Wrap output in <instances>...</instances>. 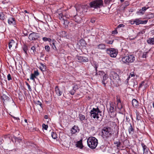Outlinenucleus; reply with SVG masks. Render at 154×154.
<instances>
[{
    "label": "nucleus",
    "mask_w": 154,
    "mask_h": 154,
    "mask_svg": "<svg viewBox=\"0 0 154 154\" xmlns=\"http://www.w3.org/2000/svg\"><path fill=\"white\" fill-rule=\"evenodd\" d=\"M87 143L88 146L92 149H95L98 144L97 140L94 137H90L87 140Z\"/></svg>",
    "instance_id": "obj_1"
},
{
    "label": "nucleus",
    "mask_w": 154,
    "mask_h": 154,
    "mask_svg": "<svg viewBox=\"0 0 154 154\" xmlns=\"http://www.w3.org/2000/svg\"><path fill=\"white\" fill-rule=\"evenodd\" d=\"M87 6L86 5H78L76 7V9L77 15L81 16L87 12Z\"/></svg>",
    "instance_id": "obj_2"
},
{
    "label": "nucleus",
    "mask_w": 154,
    "mask_h": 154,
    "mask_svg": "<svg viewBox=\"0 0 154 154\" xmlns=\"http://www.w3.org/2000/svg\"><path fill=\"white\" fill-rule=\"evenodd\" d=\"M91 116L94 119L96 118L98 119L100 117H102L101 112L100 111L98 107L97 108H93L90 112Z\"/></svg>",
    "instance_id": "obj_3"
},
{
    "label": "nucleus",
    "mask_w": 154,
    "mask_h": 154,
    "mask_svg": "<svg viewBox=\"0 0 154 154\" xmlns=\"http://www.w3.org/2000/svg\"><path fill=\"white\" fill-rule=\"evenodd\" d=\"M112 132L111 128L108 127L103 128L102 131V136L104 139H106L111 135Z\"/></svg>",
    "instance_id": "obj_4"
},
{
    "label": "nucleus",
    "mask_w": 154,
    "mask_h": 154,
    "mask_svg": "<svg viewBox=\"0 0 154 154\" xmlns=\"http://www.w3.org/2000/svg\"><path fill=\"white\" fill-rule=\"evenodd\" d=\"M91 8L95 9L100 8L103 5L102 0H95L91 2L89 4Z\"/></svg>",
    "instance_id": "obj_5"
},
{
    "label": "nucleus",
    "mask_w": 154,
    "mask_h": 154,
    "mask_svg": "<svg viewBox=\"0 0 154 154\" xmlns=\"http://www.w3.org/2000/svg\"><path fill=\"white\" fill-rule=\"evenodd\" d=\"M112 82L114 85L119 86L121 82L119 75L116 73H114L112 74Z\"/></svg>",
    "instance_id": "obj_6"
},
{
    "label": "nucleus",
    "mask_w": 154,
    "mask_h": 154,
    "mask_svg": "<svg viewBox=\"0 0 154 154\" xmlns=\"http://www.w3.org/2000/svg\"><path fill=\"white\" fill-rule=\"evenodd\" d=\"M106 52L111 57H115L117 54L118 50L113 48H110L106 49Z\"/></svg>",
    "instance_id": "obj_7"
},
{
    "label": "nucleus",
    "mask_w": 154,
    "mask_h": 154,
    "mask_svg": "<svg viewBox=\"0 0 154 154\" xmlns=\"http://www.w3.org/2000/svg\"><path fill=\"white\" fill-rule=\"evenodd\" d=\"M76 60L80 62H86L88 61L87 57L83 56H77L76 58Z\"/></svg>",
    "instance_id": "obj_8"
},
{
    "label": "nucleus",
    "mask_w": 154,
    "mask_h": 154,
    "mask_svg": "<svg viewBox=\"0 0 154 154\" xmlns=\"http://www.w3.org/2000/svg\"><path fill=\"white\" fill-rule=\"evenodd\" d=\"M38 34L36 33L33 32L29 34V38L30 40H35L39 37Z\"/></svg>",
    "instance_id": "obj_9"
},
{
    "label": "nucleus",
    "mask_w": 154,
    "mask_h": 154,
    "mask_svg": "<svg viewBox=\"0 0 154 154\" xmlns=\"http://www.w3.org/2000/svg\"><path fill=\"white\" fill-rule=\"evenodd\" d=\"M58 17L59 19L63 22V24H67L69 23L68 21L67 20V17L66 16H64L62 13L59 14Z\"/></svg>",
    "instance_id": "obj_10"
},
{
    "label": "nucleus",
    "mask_w": 154,
    "mask_h": 154,
    "mask_svg": "<svg viewBox=\"0 0 154 154\" xmlns=\"http://www.w3.org/2000/svg\"><path fill=\"white\" fill-rule=\"evenodd\" d=\"M55 90L58 96H61L63 93V89L61 88H59L58 86L55 88Z\"/></svg>",
    "instance_id": "obj_11"
},
{
    "label": "nucleus",
    "mask_w": 154,
    "mask_h": 154,
    "mask_svg": "<svg viewBox=\"0 0 154 154\" xmlns=\"http://www.w3.org/2000/svg\"><path fill=\"white\" fill-rule=\"evenodd\" d=\"M39 75V73L37 71H35L33 73L31 74L30 79L34 81L35 78L38 76Z\"/></svg>",
    "instance_id": "obj_12"
},
{
    "label": "nucleus",
    "mask_w": 154,
    "mask_h": 154,
    "mask_svg": "<svg viewBox=\"0 0 154 154\" xmlns=\"http://www.w3.org/2000/svg\"><path fill=\"white\" fill-rule=\"evenodd\" d=\"M135 24L136 25H138L140 24H146L147 22V20H141L138 19H135Z\"/></svg>",
    "instance_id": "obj_13"
},
{
    "label": "nucleus",
    "mask_w": 154,
    "mask_h": 154,
    "mask_svg": "<svg viewBox=\"0 0 154 154\" xmlns=\"http://www.w3.org/2000/svg\"><path fill=\"white\" fill-rule=\"evenodd\" d=\"M141 145L143 147V154H147L149 150L148 148L143 143H141Z\"/></svg>",
    "instance_id": "obj_14"
},
{
    "label": "nucleus",
    "mask_w": 154,
    "mask_h": 154,
    "mask_svg": "<svg viewBox=\"0 0 154 154\" xmlns=\"http://www.w3.org/2000/svg\"><path fill=\"white\" fill-rule=\"evenodd\" d=\"M78 15H77L74 16V20L75 21L78 23H82V18L78 16Z\"/></svg>",
    "instance_id": "obj_15"
},
{
    "label": "nucleus",
    "mask_w": 154,
    "mask_h": 154,
    "mask_svg": "<svg viewBox=\"0 0 154 154\" xmlns=\"http://www.w3.org/2000/svg\"><path fill=\"white\" fill-rule=\"evenodd\" d=\"M128 59V60L129 63H131L135 60V57L133 55H130L127 56Z\"/></svg>",
    "instance_id": "obj_16"
},
{
    "label": "nucleus",
    "mask_w": 154,
    "mask_h": 154,
    "mask_svg": "<svg viewBox=\"0 0 154 154\" xmlns=\"http://www.w3.org/2000/svg\"><path fill=\"white\" fill-rule=\"evenodd\" d=\"M8 21L9 24L11 25H14L16 23L15 19L13 18H10L8 20Z\"/></svg>",
    "instance_id": "obj_17"
},
{
    "label": "nucleus",
    "mask_w": 154,
    "mask_h": 154,
    "mask_svg": "<svg viewBox=\"0 0 154 154\" xmlns=\"http://www.w3.org/2000/svg\"><path fill=\"white\" fill-rule=\"evenodd\" d=\"M82 140L78 141L76 144V147H78L80 149H82L83 147V145L82 144Z\"/></svg>",
    "instance_id": "obj_18"
},
{
    "label": "nucleus",
    "mask_w": 154,
    "mask_h": 154,
    "mask_svg": "<svg viewBox=\"0 0 154 154\" xmlns=\"http://www.w3.org/2000/svg\"><path fill=\"white\" fill-rule=\"evenodd\" d=\"M108 75L105 74L104 75L103 78V80L102 81V82L103 84L105 85V84L107 83V81L106 80L108 78Z\"/></svg>",
    "instance_id": "obj_19"
},
{
    "label": "nucleus",
    "mask_w": 154,
    "mask_h": 154,
    "mask_svg": "<svg viewBox=\"0 0 154 154\" xmlns=\"http://www.w3.org/2000/svg\"><path fill=\"white\" fill-rule=\"evenodd\" d=\"M79 131L78 128L77 127L74 126L72 128L71 131L72 134H75L76 133Z\"/></svg>",
    "instance_id": "obj_20"
},
{
    "label": "nucleus",
    "mask_w": 154,
    "mask_h": 154,
    "mask_svg": "<svg viewBox=\"0 0 154 154\" xmlns=\"http://www.w3.org/2000/svg\"><path fill=\"white\" fill-rule=\"evenodd\" d=\"M56 42V41L54 39L52 40L50 42V45L52 46L53 49L55 50H56L57 49V48L55 45V44Z\"/></svg>",
    "instance_id": "obj_21"
},
{
    "label": "nucleus",
    "mask_w": 154,
    "mask_h": 154,
    "mask_svg": "<svg viewBox=\"0 0 154 154\" xmlns=\"http://www.w3.org/2000/svg\"><path fill=\"white\" fill-rule=\"evenodd\" d=\"M2 98L4 103H6L10 99V98L9 97L5 95L3 96Z\"/></svg>",
    "instance_id": "obj_22"
},
{
    "label": "nucleus",
    "mask_w": 154,
    "mask_h": 154,
    "mask_svg": "<svg viewBox=\"0 0 154 154\" xmlns=\"http://www.w3.org/2000/svg\"><path fill=\"white\" fill-rule=\"evenodd\" d=\"M105 45L103 44H101L97 45V48L99 49L103 50L105 49Z\"/></svg>",
    "instance_id": "obj_23"
},
{
    "label": "nucleus",
    "mask_w": 154,
    "mask_h": 154,
    "mask_svg": "<svg viewBox=\"0 0 154 154\" xmlns=\"http://www.w3.org/2000/svg\"><path fill=\"white\" fill-rule=\"evenodd\" d=\"M41 66L39 67L40 69L42 71H45L46 70V66L42 63H40Z\"/></svg>",
    "instance_id": "obj_24"
},
{
    "label": "nucleus",
    "mask_w": 154,
    "mask_h": 154,
    "mask_svg": "<svg viewBox=\"0 0 154 154\" xmlns=\"http://www.w3.org/2000/svg\"><path fill=\"white\" fill-rule=\"evenodd\" d=\"M122 60L123 63L125 64H128V57L127 56H125L122 58Z\"/></svg>",
    "instance_id": "obj_25"
},
{
    "label": "nucleus",
    "mask_w": 154,
    "mask_h": 154,
    "mask_svg": "<svg viewBox=\"0 0 154 154\" xmlns=\"http://www.w3.org/2000/svg\"><path fill=\"white\" fill-rule=\"evenodd\" d=\"M130 126L128 129V130L129 134H132L134 133V129L131 124H130Z\"/></svg>",
    "instance_id": "obj_26"
},
{
    "label": "nucleus",
    "mask_w": 154,
    "mask_h": 154,
    "mask_svg": "<svg viewBox=\"0 0 154 154\" xmlns=\"http://www.w3.org/2000/svg\"><path fill=\"white\" fill-rule=\"evenodd\" d=\"M132 104L133 106L137 107L138 106V103L136 99H134L132 100Z\"/></svg>",
    "instance_id": "obj_27"
},
{
    "label": "nucleus",
    "mask_w": 154,
    "mask_h": 154,
    "mask_svg": "<svg viewBox=\"0 0 154 154\" xmlns=\"http://www.w3.org/2000/svg\"><path fill=\"white\" fill-rule=\"evenodd\" d=\"M147 43L148 44L151 45L154 44V38H149L147 41Z\"/></svg>",
    "instance_id": "obj_28"
},
{
    "label": "nucleus",
    "mask_w": 154,
    "mask_h": 154,
    "mask_svg": "<svg viewBox=\"0 0 154 154\" xmlns=\"http://www.w3.org/2000/svg\"><path fill=\"white\" fill-rule=\"evenodd\" d=\"M15 44L14 41L13 40H12L9 43V47L10 49H11V48L12 47V46H15Z\"/></svg>",
    "instance_id": "obj_29"
},
{
    "label": "nucleus",
    "mask_w": 154,
    "mask_h": 154,
    "mask_svg": "<svg viewBox=\"0 0 154 154\" xmlns=\"http://www.w3.org/2000/svg\"><path fill=\"white\" fill-rule=\"evenodd\" d=\"M30 52L32 54H35L36 52V48L35 46H33L31 48Z\"/></svg>",
    "instance_id": "obj_30"
},
{
    "label": "nucleus",
    "mask_w": 154,
    "mask_h": 154,
    "mask_svg": "<svg viewBox=\"0 0 154 154\" xmlns=\"http://www.w3.org/2000/svg\"><path fill=\"white\" fill-rule=\"evenodd\" d=\"M109 111L112 113L114 112L115 109L113 106L110 105V108L109 109Z\"/></svg>",
    "instance_id": "obj_31"
},
{
    "label": "nucleus",
    "mask_w": 154,
    "mask_h": 154,
    "mask_svg": "<svg viewBox=\"0 0 154 154\" xmlns=\"http://www.w3.org/2000/svg\"><path fill=\"white\" fill-rule=\"evenodd\" d=\"M79 117L80 120L81 121L84 120L85 119V117L84 115L82 114H80L79 115Z\"/></svg>",
    "instance_id": "obj_32"
},
{
    "label": "nucleus",
    "mask_w": 154,
    "mask_h": 154,
    "mask_svg": "<svg viewBox=\"0 0 154 154\" xmlns=\"http://www.w3.org/2000/svg\"><path fill=\"white\" fill-rule=\"evenodd\" d=\"M42 40L45 42H46L48 41L49 42H50L52 40L49 38H47L45 37L43 38Z\"/></svg>",
    "instance_id": "obj_33"
},
{
    "label": "nucleus",
    "mask_w": 154,
    "mask_h": 154,
    "mask_svg": "<svg viewBox=\"0 0 154 154\" xmlns=\"http://www.w3.org/2000/svg\"><path fill=\"white\" fill-rule=\"evenodd\" d=\"M0 18L1 20H3L5 19V15L2 12H0Z\"/></svg>",
    "instance_id": "obj_34"
},
{
    "label": "nucleus",
    "mask_w": 154,
    "mask_h": 154,
    "mask_svg": "<svg viewBox=\"0 0 154 154\" xmlns=\"http://www.w3.org/2000/svg\"><path fill=\"white\" fill-rule=\"evenodd\" d=\"M94 66L95 68V70H96V74L95 75H97V69L98 67V65L97 63H95L93 65Z\"/></svg>",
    "instance_id": "obj_35"
},
{
    "label": "nucleus",
    "mask_w": 154,
    "mask_h": 154,
    "mask_svg": "<svg viewBox=\"0 0 154 154\" xmlns=\"http://www.w3.org/2000/svg\"><path fill=\"white\" fill-rule=\"evenodd\" d=\"M114 42V40H105V42L107 44H112Z\"/></svg>",
    "instance_id": "obj_36"
},
{
    "label": "nucleus",
    "mask_w": 154,
    "mask_h": 154,
    "mask_svg": "<svg viewBox=\"0 0 154 154\" xmlns=\"http://www.w3.org/2000/svg\"><path fill=\"white\" fill-rule=\"evenodd\" d=\"M117 108L119 109H121L122 107V103H119L117 104Z\"/></svg>",
    "instance_id": "obj_37"
},
{
    "label": "nucleus",
    "mask_w": 154,
    "mask_h": 154,
    "mask_svg": "<svg viewBox=\"0 0 154 154\" xmlns=\"http://www.w3.org/2000/svg\"><path fill=\"white\" fill-rule=\"evenodd\" d=\"M51 135L52 138L54 139H55L57 137L56 134L54 132H52Z\"/></svg>",
    "instance_id": "obj_38"
},
{
    "label": "nucleus",
    "mask_w": 154,
    "mask_h": 154,
    "mask_svg": "<svg viewBox=\"0 0 154 154\" xmlns=\"http://www.w3.org/2000/svg\"><path fill=\"white\" fill-rule=\"evenodd\" d=\"M3 138L5 139H10L11 138H10V136L9 135H7L5 136H4L3 137Z\"/></svg>",
    "instance_id": "obj_39"
},
{
    "label": "nucleus",
    "mask_w": 154,
    "mask_h": 154,
    "mask_svg": "<svg viewBox=\"0 0 154 154\" xmlns=\"http://www.w3.org/2000/svg\"><path fill=\"white\" fill-rule=\"evenodd\" d=\"M74 91H76L79 88L76 85H75L74 86L72 87Z\"/></svg>",
    "instance_id": "obj_40"
},
{
    "label": "nucleus",
    "mask_w": 154,
    "mask_h": 154,
    "mask_svg": "<svg viewBox=\"0 0 154 154\" xmlns=\"http://www.w3.org/2000/svg\"><path fill=\"white\" fill-rule=\"evenodd\" d=\"M45 49L47 51H49L50 50V48L48 45H46L45 46Z\"/></svg>",
    "instance_id": "obj_41"
},
{
    "label": "nucleus",
    "mask_w": 154,
    "mask_h": 154,
    "mask_svg": "<svg viewBox=\"0 0 154 154\" xmlns=\"http://www.w3.org/2000/svg\"><path fill=\"white\" fill-rule=\"evenodd\" d=\"M42 127L43 128L46 130H47L48 127V125L44 124L42 125Z\"/></svg>",
    "instance_id": "obj_42"
},
{
    "label": "nucleus",
    "mask_w": 154,
    "mask_h": 154,
    "mask_svg": "<svg viewBox=\"0 0 154 154\" xmlns=\"http://www.w3.org/2000/svg\"><path fill=\"white\" fill-rule=\"evenodd\" d=\"M141 11V10H140L139 11H137V14L138 15H143L144 14V12H143L142 11Z\"/></svg>",
    "instance_id": "obj_43"
},
{
    "label": "nucleus",
    "mask_w": 154,
    "mask_h": 154,
    "mask_svg": "<svg viewBox=\"0 0 154 154\" xmlns=\"http://www.w3.org/2000/svg\"><path fill=\"white\" fill-rule=\"evenodd\" d=\"M35 103L36 104H37V105H39L41 107H42L41 106L42 105V104L38 100V101H35Z\"/></svg>",
    "instance_id": "obj_44"
},
{
    "label": "nucleus",
    "mask_w": 154,
    "mask_h": 154,
    "mask_svg": "<svg viewBox=\"0 0 154 154\" xmlns=\"http://www.w3.org/2000/svg\"><path fill=\"white\" fill-rule=\"evenodd\" d=\"M13 138L15 140V142L17 141H18V142H20V140L18 138H17L15 137H14Z\"/></svg>",
    "instance_id": "obj_45"
},
{
    "label": "nucleus",
    "mask_w": 154,
    "mask_h": 154,
    "mask_svg": "<svg viewBox=\"0 0 154 154\" xmlns=\"http://www.w3.org/2000/svg\"><path fill=\"white\" fill-rule=\"evenodd\" d=\"M115 144H116V146L117 147H120V142L119 141L117 142L116 143H115Z\"/></svg>",
    "instance_id": "obj_46"
},
{
    "label": "nucleus",
    "mask_w": 154,
    "mask_h": 154,
    "mask_svg": "<svg viewBox=\"0 0 154 154\" xmlns=\"http://www.w3.org/2000/svg\"><path fill=\"white\" fill-rule=\"evenodd\" d=\"M7 78L8 80L9 81L11 80V75L10 74H9L7 75Z\"/></svg>",
    "instance_id": "obj_47"
},
{
    "label": "nucleus",
    "mask_w": 154,
    "mask_h": 154,
    "mask_svg": "<svg viewBox=\"0 0 154 154\" xmlns=\"http://www.w3.org/2000/svg\"><path fill=\"white\" fill-rule=\"evenodd\" d=\"M98 73L99 75H104V74H105L104 72H103L101 71H99L98 72Z\"/></svg>",
    "instance_id": "obj_48"
},
{
    "label": "nucleus",
    "mask_w": 154,
    "mask_h": 154,
    "mask_svg": "<svg viewBox=\"0 0 154 154\" xmlns=\"http://www.w3.org/2000/svg\"><path fill=\"white\" fill-rule=\"evenodd\" d=\"M61 33L63 35H62V36H66V32L65 31H62L61 32Z\"/></svg>",
    "instance_id": "obj_49"
},
{
    "label": "nucleus",
    "mask_w": 154,
    "mask_h": 154,
    "mask_svg": "<svg viewBox=\"0 0 154 154\" xmlns=\"http://www.w3.org/2000/svg\"><path fill=\"white\" fill-rule=\"evenodd\" d=\"M148 53V52L144 53L143 55V58H146V56L147 54Z\"/></svg>",
    "instance_id": "obj_50"
},
{
    "label": "nucleus",
    "mask_w": 154,
    "mask_h": 154,
    "mask_svg": "<svg viewBox=\"0 0 154 154\" xmlns=\"http://www.w3.org/2000/svg\"><path fill=\"white\" fill-rule=\"evenodd\" d=\"M125 26V25L123 24H120L118 25L117 28H119L122 27H124Z\"/></svg>",
    "instance_id": "obj_51"
},
{
    "label": "nucleus",
    "mask_w": 154,
    "mask_h": 154,
    "mask_svg": "<svg viewBox=\"0 0 154 154\" xmlns=\"http://www.w3.org/2000/svg\"><path fill=\"white\" fill-rule=\"evenodd\" d=\"M146 9H147L145 7H143L142 8L141 11H143V12H145L146 11Z\"/></svg>",
    "instance_id": "obj_52"
},
{
    "label": "nucleus",
    "mask_w": 154,
    "mask_h": 154,
    "mask_svg": "<svg viewBox=\"0 0 154 154\" xmlns=\"http://www.w3.org/2000/svg\"><path fill=\"white\" fill-rule=\"evenodd\" d=\"M75 91H74V90H73L70 91L69 93L71 95H73L74 94Z\"/></svg>",
    "instance_id": "obj_53"
},
{
    "label": "nucleus",
    "mask_w": 154,
    "mask_h": 154,
    "mask_svg": "<svg viewBox=\"0 0 154 154\" xmlns=\"http://www.w3.org/2000/svg\"><path fill=\"white\" fill-rule=\"evenodd\" d=\"M131 24H134L135 23V19L134 20H131Z\"/></svg>",
    "instance_id": "obj_54"
},
{
    "label": "nucleus",
    "mask_w": 154,
    "mask_h": 154,
    "mask_svg": "<svg viewBox=\"0 0 154 154\" xmlns=\"http://www.w3.org/2000/svg\"><path fill=\"white\" fill-rule=\"evenodd\" d=\"M144 83V82H142V83L140 84L139 86V88H141L143 85V84Z\"/></svg>",
    "instance_id": "obj_55"
},
{
    "label": "nucleus",
    "mask_w": 154,
    "mask_h": 154,
    "mask_svg": "<svg viewBox=\"0 0 154 154\" xmlns=\"http://www.w3.org/2000/svg\"><path fill=\"white\" fill-rule=\"evenodd\" d=\"M118 33L117 31L116 30H115L112 32L113 34H115Z\"/></svg>",
    "instance_id": "obj_56"
},
{
    "label": "nucleus",
    "mask_w": 154,
    "mask_h": 154,
    "mask_svg": "<svg viewBox=\"0 0 154 154\" xmlns=\"http://www.w3.org/2000/svg\"><path fill=\"white\" fill-rule=\"evenodd\" d=\"M134 76V73H131L130 74L129 76H130V77H132Z\"/></svg>",
    "instance_id": "obj_57"
},
{
    "label": "nucleus",
    "mask_w": 154,
    "mask_h": 154,
    "mask_svg": "<svg viewBox=\"0 0 154 154\" xmlns=\"http://www.w3.org/2000/svg\"><path fill=\"white\" fill-rule=\"evenodd\" d=\"M23 50L26 53V52L27 51V49L26 47L24 48H23Z\"/></svg>",
    "instance_id": "obj_58"
},
{
    "label": "nucleus",
    "mask_w": 154,
    "mask_h": 154,
    "mask_svg": "<svg viewBox=\"0 0 154 154\" xmlns=\"http://www.w3.org/2000/svg\"><path fill=\"white\" fill-rule=\"evenodd\" d=\"M134 85H133V87L134 88L137 87V82H136V84L135 83V82H134Z\"/></svg>",
    "instance_id": "obj_59"
},
{
    "label": "nucleus",
    "mask_w": 154,
    "mask_h": 154,
    "mask_svg": "<svg viewBox=\"0 0 154 154\" xmlns=\"http://www.w3.org/2000/svg\"><path fill=\"white\" fill-rule=\"evenodd\" d=\"M91 22L92 23H94L95 22V20L94 19H92L91 20Z\"/></svg>",
    "instance_id": "obj_60"
},
{
    "label": "nucleus",
    "mask_w": 154,
    "mask_h": 154,
    "mask_svg": "<svg viewBox=\"0 0 154 154\" xmlns=\"http://www.w3.org/2000/svg\"><path fill=\"white\" fill-rule=\"evenodd\" d=\"M117 103H121V100H120L119 99H117Z\"/></svg>",
    "instance_id": "obj_61"
},
{
    "label": "nucleus",
    "mask_w": 154,
    "mask_h": 154,
    "mask_svg": "<svg viewBox=\"0 0 154 154\" xmlns=\"http://www.w3.org/2000/svg\"><path fill=\"white\" fill-rule=\"evenodd\" d=\"M26 85H27V86H28V88L29 89V88L30 87V85L27 83H26Z\"/></svg>",
    "instance_id": "obj_62"
},
{
    "label": "nucleus",
    "mask_w": 154,
    "mask_h": 154,
    "mask_svg": "<svg viewBox=\"0 0 154 154\" xmlns=\"http://www.w3.org/2000/svg\"><path fill=\"white\" fill-rule=\"evenodd\" d=\"M48 116L47 115H45L44 116V118L45 119H48Z\"/></svg>",
    "instance_id": "obj_63"
},
{
    "label": "nucleus",
    "mask_w": 154,
    "mask_h": 154,
    "mask_svg": "<svg viewBox=\"0 0 154 154\" xmlns=\"http://www.w3.org/2000/svg\"><path fill=\"white\" fill-rule=\"evenodd\" d=\"M129 78H130V76L128 77V78L127 79L126 81H127V83H128V80H129Z\"/></svg>",
    "instance_id": "obj_64"
}]
</instances>
